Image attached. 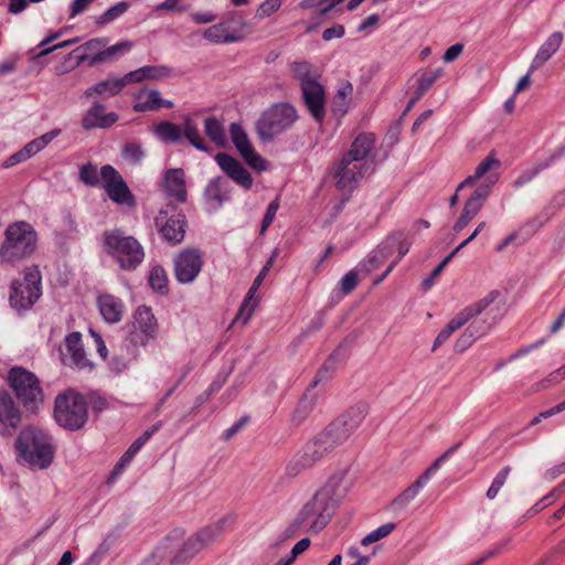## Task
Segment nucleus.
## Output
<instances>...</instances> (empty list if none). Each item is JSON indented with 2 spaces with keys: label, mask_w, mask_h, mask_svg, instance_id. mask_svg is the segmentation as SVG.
Wrapping results in <instances>:
<instances>
[{
  "label": "nucleus",
  "mask_w": 565,
  "mask_h": 565,
  "mask_svg": "<svg viewBox=\"0 0 565 565\" xmlns=\"http://www.w3.org/2000/svg\"><path fill=\"white\" fill-rule=\"evenodd\" d=\"M455 253L451 252L449 255H447L435 268L434 270L431 271V274L429 275V277H427L424 281H423V286L425 289H428L433 286V282H434V279L437 278L441 271L444 270L445 266L455 257Z\"/></svg>",
  "instance_id": "nucleus-60"
},
{
  "label": "nucleus",
  "mask_w": 565,
  "mask_h": 565,
  "mask_svg": "<svg viewBox=\"0 0 565 565\" xmlns=\"http://www.w3.org/2000/svg\"><path fill=\"white\" fill-rule=\"evenodd\" d=\"M102 247L119 269L127 273L135 271L140 267L146 257L141 243L121 227L104 231Z\"/></svg>",
  "instance_id": "nucleus-1"
},
{
  "label": "nucleus",
  "mask_w": 565,
  "mask_h": 565,
  "mask_svg": "<svg viewBox=\"0 0 565 565\" xmlns=\"http://www.w3.org/2000/svg\"><path fill=\"white\" fill-rule=\"evenodd\" d=\"M242 157L253 169L263 171L267 168V162L255 151L254 148L246 151Z\"/></svg>",
  "instance_id": "nucleus-56"
},
{
  "label": "nucleus",
  "mask_w": 565,
  "mask_h": 565,
  "mask_svg": "<svg viewBox=\"0 0 565 565\" xmlns=\"http://www.w3.org/2000/svg\"><path fill=\"white\" fill-rule=\"evenodd\" d=\"M172 68L166 65H146L138 70L127 73L126 82L140 83L145 79H161L171 76Z\"/></svg>",
  "instance_id": "nucleus-30"
},
{
  "label": "nucleus",
  "mask_w": 565,
  "mask_h": 565,
  "mask_svg": "<svg viewBox=\"0 0 565 565\" xmlns=\"http://www.w3.org/2000/svg\"><path fill=\"white\" fill-rule=\"evenodd\" d=\"M353 93V86L351 83H343L337 90L332 99V113L335 116L342 117L347 114L351 96Z\"/></svg>",
  "instance_id": "nucleus-38"
},
{
  "label": "nucleus",
  "mask_w": 565,
  "mask_h": 565,
  "mask_svg": "<svg viewBox=\"0 0 565 565\" xmlns=\"http://www.w3.org/2000/svg\"><path fill=\"white\" fill-rule=\"evenodd\" d=\"M230 134H231V139L241 156L245 154L246 151H248L249 149L253 148V146L247 137L246 131L243 129V127L239 124H237V122L231 124Z\"/></svg>",
  "instance_id": "nucleus-44"
},
{
  "label": "nucleus",
  "mask_w": 565,
  "mask_h": 565,
  "mask_svg": "<svg viewBox=\"0 0 565 565\" xmlns=\"http://www.w3.org/2000/svg\"><path fill=\"white\" fill-rule=\"evenodd\" d=\"M8 381L17 398L26 409L35 411L43 403L40 381L31 371L22 366H14L9 371Z\"/></svg>",
  "instance_id": "nucleus-11"
},
{
  "label": "nucleus",
  "mask_w": 565,
  "mask_h": 565,
  "mask_svg": "<svg viewBox=\"0 0 565 565\" xmlns=\"http://www.w3.org/2000/svg\"><path fill=\"white\" fill-rule=\"evenodd\" d=\"M227 518H222L215 523L209 524L199 531L196 534V539L200 543H202V547H206L212 544L215 539L223 532L225 524L227 523Z\"/></svg>",
  "instance_id": "nucleus-41"
},
{
  "label": "nucleus",
  "mask_w": 565,
  "mask_h": 565,
  "mask_svg": "<svg viewBox=\"0 0 565 565\" xmlns=\"http://www.w3.org/2000/svg\"><path fill=\"white\" fill-rule=\"evenodd\" d=\"M369 411L366 403H358L330 423L320 434L334 450L359 428Z\"/></svg>",
  "instance_id": "nucleus-8"
},
{
  "label": "nucleus",
  "mask_w": 565,
  "mask_h": 565,
  "mask_svg": "<svg viewBox=\"0 0 565 565\" xmlns=\"http://www.w3.org/2000/svg\"><path fill=\"white\" fill-rule=\"evenodd\" d=\"M387 242L390 246L396 248L398 262L408 253L411 247V242L405 237L403 232H396L387 237Z\"/></svg>",
  "instance_id": "nucleus-52"
},
{
  "label": "nucleus",
  "mask_w": 565,
  "mask_h": 565,
  "mask_svg": "<svg viewBox=\"0 0 565 565\" xmlns=\"http://www.w3.org/2000/svg\"><path fill=\"white\" fill-rule=\"evenodd\" d=\"M489 327L483 321H472L456 341L455 348L457 351L462 352L467 350L476 339L480 338L488 331Z\"/></svg>",
  "instance_id": "nucleus-34"
},
{
  "label": "nucleus",
  "mask_w": 565,
  "mask_h": 565,
  "mask_svg": "<svg viewBox=\"0 0 565 565\" xmlns=\"http://www.w3.org/2000/svg\"><path fill=\"white\" fill-rule=\"evenodd\" d=\"M375 147V136L371 132H362L355 137L350 149L342 156L358 163H371L375 168L374 159L370 158Z\"/></svg>",
  "instance_id": "nucleus-21"
},
{
  "label": "nucleus",
  "mask_w": 565,
  "mask_h": 565,
  "mask_svg": "<svg viewBox=\"0 0 565 565\" xmlns=\"http://www.w3.org/2000/svg\"><path fill=\"white\" fill-rule=\"evenodd\" d=\"M317 401L318 394L307 388L292 412L291 422L295 425L302 424L313 411Z\"/></svg>",
  "instance_id": "nucleus-33"
},
{
  "label": "nucleus",
  "mask_w": 565,
  "mask_h": 565,
  "mask_svg": "<svg viewBox=\"0 0 565 565\" xmlns=\"http://www.w3.org/2000/svg\"><path fill=\"white\" fill-rule=\"evenodd\" d=\"M493 301V298L486 297L477 302L465 307L461 311H459L444 328L448 334H452L462 326H465L469 320L473 317L482 313L489 305Z\"/></svg>",
  "instance_id": "nucleus-24"
},
{
  "label": "nucleus",
  "mask_w": 565,
  "mask_h": 565,
  "mask_svg": "<svg viewBox=\"0 0 565 565\" xmlns=\"http://www.w3.org/2000/svg\"><path fill=\"white\" fill-rule=\"evenodd\" d=\"M163 189L167 195L177 203H185L188 191L185 185V174L182 169H169L164 174Z\"/></svg>",
  "instance_id": "nucleus-22"
},
{
  "label": "nucleus",
  "mask_w": 565,
  "mask_h": 565,
  "mask_svg": "<svg viewBox=\"0 0 565 565\" xmlns=\"http://www.w3.org/2000/svg\"><path fill=\"white\" fill-rule=\"evenodd\" d=\"M564 36L561 31L552 33L539 49L530 65V73L545 64L561 47Z\"/></svg>",
  "instance_id": "nucleus-28"
},
{
  "label": "nucleus",
  "mask_w": 565,
  "mask_h": 565,
  "mask_svg": "<svg viewBox=\"0 0 565 565\" xmlns=\"http://www.w3.org/2000/svg\"><path fill=\"white\" fill-rule=\"evenodd\" d=\"M21 420L22 413L12 396L6 391H0V435L12 436Z\"/></svg>",
  "instance_id": "nucleus-17"
},
{
  "label": "nucleus",
  "mask_w": 565,
  "mask_h": 565,
  "mask_svg": "<svg viewBox=\"0 0 565 565\" xmlns=\"http://www.w3.org/2000/svg\"><path fill=\"white\" fill-rule=\"evenodd\" d=\"M249 420L250 417L248 415L242 416L233 426H231L223 433V439L230 440L238 431H241L248 424Z\"/></svg>",
  "instance_id": "nucleus-64"
},
{
  "label": "nucleus",
  "mask_w": 565,
  "mask_h": 565,
  "mask_svg": "<svg viewBox=\"0 0 565 565\" xmlns=\"http://www.w3.org/2000/svg\"><path fill=\"white\" fill-rule=\"evenodd\" d=\"M154 224L161 237L172 245L180 244L185 235V215L173 205L161 210L154 218Z\"/></svg>",
  "instance_id": "nucleus-14"
},
{
  "label": "nucleus",
  "mask_w": 565,
  "mask_h": 565,
  "mask_svg": "<svg viewBox=\"0 0 565 565\" xmlns=\"http://www.w3.org/2000/svg\"><path fill=\"white\" fill-rule=\"evenodd\" d=\"M42 276L36 267L26 268L22 279L11 282L9 301L18 312L26 311L42 295Z\"/></svg>",
  "instance_id": "nucleus-9"
},
{
  "label": "nucleus",
  "mask_w": 565,
  "mask_h": 565,
  "mask_svg": "<svg viewBox=\"0 0 565 565\" xmlns=\"http://www.w3.org/2000/svg\"><path fill=\"white\" fill-rule=\"evenodd\" d=\"M65 347L70 353L71 364L77 369L93 367L92 362L86 358L82 334L78 331L71 332L65 338Z\"/></svg>",
  "instance_id": "nucleus-27"
},
{
  "label": "nucleus",
  "mask_w": 565,
  "mask_h": 565,
  "mask_svg": "<svg viewBox=\"0 0 565 565\" xmlns=\"http://www.w3.org/2000/svg\"><path fill=\"white\" fill-rule=\"evenodd\" d=\"M333 449L330 444L319 433L310 439L300 451H298L286 465V475L288 477H297L305 470L315 466L326 455Z\"/></svg>",
  "instance_id": "nucleus-13"
},
{
  "label": "nucleus",
  "mask_w": 565,
  "mask_h": 565,
  "mask_svg": "<svg viewBox=\"0 0 565 565\" xmlns=\"http://www.w3.org/2000/svg\"><path fill=\"white\" fill-rule=\"evenodd\" d=\"M204 39L213 43H234L243 39L236 32H228L225 23H217L207 28L203 33Z\"/></svg>",
  "instance_id": "nucleus-35"
},
{
  "label": "nucleus",
  "mask_w": 565,
  "mask_h": 565,
  "mask_svg": "<svg viewBox=\"0 0 565 565\" xmlns=\"http://www.w3.org/2000/svg\"><path fill=\"white\" fill-rule=\"evenodd\" d=\"M174 276L180 284L195 280L202 270L203 254L199 248H185L174 257Z\"/></svg>",
  "instance_id": "nucleus-16"
},
{
  "label": "nucleus",
  "mask_w": 565,
  "mask_h": 565,
  "mask_svg": "<svg viewBox=\"0 0 565 565\" xmlns=\"http://www.w3.org/2000/svg\"><path fill=\"white\" fill-rule=\"evenodd\" d=\"M291 72L294 77L299 81L303 103L310 115L316 121L322 122L326 116V93L319 82L318 68L308 62H294Z\"/></svg>",
  "instance_id": "nucleus-4"
},
{
  "label": "nucleus",
  "mask_w": 565,
  "mask_h": 565,
  "mask_svg": "<svg viewBox=\"0 0 565 565\" xmlns=\"http://www.w3.org/2000/svg\"><path fill=\"white\" fill-rule=\"evenodd\" d=\"M462 445V441L456 443L454 446L448 448L441 456H439L420 476L419 478L426 483L430 480L433 475L440 468L441 463L447 460L452 454H455Z\"/></svg>",
  "instance_id": "nucleus-47"
},
{
  "label": "nucleus",
  "mask_w": 565,
  "mask_h": 565,
  "mask_svg": "<svg viewBox=\"0 0 565 565\" xmlns=\"http://www.w3.org/2000/svg\"><path fill=\"white\" fill-rule=\"evenodd\" d=\"M203 550L195 535L189 537L171 559L173 565L183 564Z\"/></svg>",
  "instance_id": "nucleus-40"
},
{
  "label": "nucleus",
  "mask_w": 565,
  "mask_h": 565,
  "mask_svg": "<svg viewBox=\"0 0 565 565\" xmlns=\"http://www.w3.org/2000/svg\"><path fill=\"white\" fill-rule=\"evenodd\" d=\"M278 207H279L278 199H276L269 203V205L267 206L266 213L264 215V218L262 221L260 234H264L265 231L270 226V224L273 223V221L276 216Z\"/></svg>",
  "instance_id": "nucleus-61"
},
{
  "label": "nucleus",
  "mask_w": 565,
  "mask_h": 565,
  "mask_svg": "<svg viewBox=\"0 0 565 565\" xmlns=\"http://www.w3.org/2000/svg\"><path fill=\"white\" fill-rule=\"evenodd\" d=\"M4 235V242L0 247L1 263L14 264L34 253L38 234L29 223H13L7 227Z\"/></svg>",
  "instance_id": "nucleus-5"
},
{
  "label": "nucleus",
  "mask_w": 565,
  "mask_h": 565,
  "mask_svg": "<svg viewBox=\"0 0 565 565\" xmlns=\"http://www.w3.org/2000/svg\"><path fill=\"white\" fill-rule=\"evenodd\" d=\"M501 167V161L495 157L494 151H491L476 168L475 173L468 175L458 186L457 191L462 190L466 186L473 185L478 180L486 178L490 174H499L498 170ZM483 183H487L484 180Z\"/></svg>",
  "instance_id": "nucleus-26"
},
{
  "label": "nucleus",
  "mask_w": 565,
  "mask_h": 565,
  "mask_svg": "<svg viewBox=\"0 0 565 565\" xmlns=\"http://www.w3.org/2000/svg\"><path fill=\"white\" fill-rule=\"evenodd\" d=\"M126 85H128L126 76L121 78H107L87 88L84 93V97L89 98L96 94L106 99L110 96L118 95Z\"/></svg>",
  "instance_id": "nucleus-31"
},
{
  "label": "nucleus",
  "mask_w": 565,
  "mask_h": 565,
  "mask_svg": "<svg viewBox=\"0 0 565 565\" xmlns=\"http://www.w3.org/2000/svg\"><path fill=\"white\" fill-rule=\"evenodd\" d=\"M510 472H511V467L510 466H504L497 473V476L494 477L491 486L487 490V498L489 500H493L498 495L500 489L504 486V483H505Z\"/></svg>",
  "instance_id": "nucleus-53"
},
{
  "label": "nucleus",
  "mask_w": 565,
  "mask_h": 565,
  "mask_svg": "<svg viewBox=\"0 0 565 565\" xmlns=\"http://www.w3.org/2000/svg\"><path fill=\"white\" fill-rule=\"evenodd\" d=\"M258 288L259 287H255L254 284L252 285L247 295L245 296L243 303L241 305L239 311L236 315L234 321L242 320L243 324H246L248 322L256 307V302L253 301V299Z\"/></svg>",
  "instance_id": "nucleus-45"
},
{
  "label": "nucleus",
  "mask_w": 565,
  "mask_h": 565,
  "mask_svg": "<svg viewBox=\"0 0 565 565\" xmlns=\"http://www.w3.org/2000/svg\"><path fill=\"white\" fill-rule=\"evenodd\" d=\"M215 160L220 168L234 182L248 190L253 185V177L248 170L234 157L220 152L215 156Z\"/></svg>",
  "instance_id": "nucleus-18"
},
{
  "label": "nucleus",
  "mask_w": 565,
  "mask_h": 565,
  "mask_svg": "<svg viewBox=\"0 0 565 565\" xmlns=\"http://www.w3.org/2000/svg\"><path fill=\"white\" fill-rule=\"evenodd\" d=\"M296 107L288 102L275 103L262 113L255 124L258 138L262 141H273L282 132L292 128L298 120Z\"/></svg>",
  "instance_id": "nucleus-6"
},
{
  "label": "nucleus",
  "mask_w": 565,
  "mask_h": 565,
  "mask_svg": "<svg viewBox=\"0 0 565 565\" xmlns=\"http://www.w3.org/2000/svg\"><path fill=\"white\" fill-rule=\"evenodd\" d=\"M129 8L128 2L120 1L113 7H110L108 10H106L103 14L96 18V23L99 25H105L107 23H110L118 19L120 15H122Z\"/></svg>",
  "instance_id": "nucleus-49"
},
{
  "label": "nucleus",
  "mask_w": 565,
  "mask_h": 565,
  "mask_svg": "<svg viewBox=\"0 0 565 565\" xmlns=\"http://www.w3.org/2000/svg\"><path fill=\"white\" fill-rule=\"evenodd\" d=\"M359 284L358 273L350 270L340 280V289L344 295L351 294Z\"/></svg>",
  "instance_id": "nucleus-58"
},
{
  "label": "nucleus",
  "mask_w": 565,
  "mask_h": 565,
  "mask_svg": "<svg viewBox=\"0 0 565 565\" xmlns=\"http://www.w3.org/2000/svg\"><path fill=\"white\" fill-rule=\"evenodd\" d=\"M78 180L87 186H97L100 183V173L98 174L97 167L90 162L81 166Z\"/></svg>",
  "instance_id": "nucleus-48"
},
{
  "label": "nucleus",
  "mask_w": 565,
  "mask_h": 565,
  "mask_svg": "<svg viewBox=\"0 0 565 565\" xmlns=\"http://www.w3.org/2000/svg\"><path fill=\"white\" fill-rule=\"evenodd\" d=\"M162 107L172 108L173 103L171 100L162 99L160 92L157 89L149 90L147 93V99L135 104L134 110L138 113L158 110Z\"/></svg>",
  "instance_id": "nucleus-39"
},
{
  "label": "nucleus",
  "mask_w": 565,
  "mask_h": 565,
  "mask_svg": "<svg viewBox=\"0 0 565 565\" xmlns=\"http://www.w3.org/2000/svg\"><path fill=\"white\" fill-rule=\"evenodd\" d=\"M335 510L317 492L307 501L291 523L279 535V542L294 537L298 532L320 533L331 521Z\"/></svg>",
  "instance_id": "nucleus-2"
},
{
  "label": "nucleus",
  "mask_w": 565,
  "mask_h": 565,
  "mask_svg": "<svg viewBox=\"0 0 565 565\" xmlns=\"http://www.w3.org/2000/svg\"><path fill=\"white\" fill-rule=\"evenodd\" d=\"M134 326L137 330L147 334L148 339H156L158 335V321L150 307L139 306L134 315Z\"/></svg>",
  "instance_id": "nucleus-29"
},
{
  "label": "nucleus",
  "mask_w": 565,
  "mask_h": 565,
  "mask_svg": "<svg viewBox=\"0 0 565 565\" xmlns=\"http://www.w3.org/2000/svg\"><path fill=\"white\" fill-rule=\"evenodd\" d=\"M499 178L500 174H490L487 183L480 184L466 201L462 211L475 218L490 195L491 188L499 181Z\"/></svg>",
  "instance_id": "nucleus-25"
},
{
  "label": "nucleus",
  "mask_w": 565,
  "mask_h": 565,
  "mask_svg": "<svg viewBox=\"0 0 565 565\" xmlns=\"http://www.w3.org/2000/svg\"><path fill=\"white\" fill-rule=\"evenodd\" d=\"M157 426H153L151 429L146 430L140 437H138L125 451L124 460L130 461L146 444V441L151 437V435L157 430Z\"/></svg>",
  "instance_id": "nucleus-54"
},
{
  "label": "nucleus",
  "mask_w": 565,
  "mask_h": 565,
  "mask_svg": "<svg viewBox=\"0 0 565 565\" xmlns=\"http://www.w3.org/2000/svg\"><path fill=\"white\" fill-rule=\"evenodd\" d=\"M333 370V362L331 359L327 360L323 365L318 370L316 376L312 382L309 384L308 388L313 392V390L318 386V384L328 377V373Z\"/></svg>",
  "instance_id": "nucleus-63"
},
{
  "label": "nucleus",
  "mask_w": 565,
  "mask_h": 565,
  "mask_svg": "<svg viewBox=\"0 0 565 565\" xmlns=\"http://www.w3.org/2000/svg\"><path fill=\"white\" fill-rule=\"evenodd\" d=\"M153 135L164 143L179 145L186 139L195 149L204 152L211 151L200 134L198 122L190 116H185L181 125L170 120L159 121L153 127Z\"/></svg>",
  "instance_id": "nucleus-7"
},
{
  "label": "nucleus",
  "mask_w": 565,
  "mask_h": 565,
  "mask_svg": "<svg viewBox=\"0 0 565 565\" xmlns=\"http://www.w3.org/2000/svg\"><path fill=\"white\" fill-rule=\"evenodd\" d=\"M425 484L426 482L418 477L402 493L392 500L391 508L394 511H401L405 509L418 495L419 491Z\"/></svg>",
  "instance_id": "nucleus-37"
},
{
  "label": "nucleus",
  "mask_w": 565,
  "mask_h": 565,
  "mask_svg": "<svg viewBox=\"0 0 565 565\" xmlns=\"http://www.w3.org/2000/svg\"><path fill=\"white\" fill-rule=\"evenodd\" d=\"M204 131L207 138L217 147L225 146V131L221 121L216 117H206L204 119Z\"/></svg>",
  "instance_id": "nucleus-42"
},
{
  "label": "nucleus",
  "mask_w": 565,
  "mask_h": 565,
  "mask_svg": "<svg viewBox=\"0 0 565 565\" xmlns=\"http://www.w3.org/2000/svg\"><path fill=\"white\" fill-rule=\"evenodd\" d=\"M54 417L56 423L68 430H77L87 422V403L83 395L67 392L57 395Z\"/></svg>",
  "instance_id": "nucleus-10"
},
{
  "label": "nucleus",
  "mask_w": 565,
  "mask_h": 565,
  "mask_svg": "<svg viewBox=\"0 0 565 565\" xmlns=\"http://www.w3.org/2000/svg\"><path fill=\"white\" fill-rule=\"evenodd\" d=\"M511 537H505L502 541L498 542L492 550L488 551L483 556L475 561L471 565H481L490 557H493L500 554L502 551L507 550L511 543Z\"/></svg>",
  "instance_id": "nucleus-57"
},
{
  "label": "nucleus",
  "mask_w": 565,
  "mask_h": 565,
  "mask_svg": "<svg viewBox=\"0 0 565 565\" xmlns=\"http://www.w3.org/2000/svg\"><path fill=\"white\" fill-rule=\"evenodd\" d=\"M553 162V157L546 161L535 163L532 168L526 169L513 181L512 186L519 189L531 182L540 172L547 169Z\"/></svg>",
  "instance_id": "nucleus-43"
},
{
  "label": "nucleus",
  "mask_w": 565,
  "mask_h": 565,
  "mask_svg": "<svg viewBox=\"0 0 565 565\" xmlns=\"http://www.w3.org/2000/svg\"><path fill=\"white\" fill-rule=\"evenodd\" d=\"M108 40L106 38H96L90 39L84 44L76 47L73 53H79L82 51H85L89 57H92L94 54L100 52L103 47L106 46Z\"/></svg>",
  "instance_id": "nucleus-55"
},
{
  "label": "nucleus",
  "mask_w": 565,
  "mask_h": 565,
  "mask_svg": "<svg viewBox=\"0 0 565 565\" xmlns=\"http://www.w3.org/2000/svg\"><path fill=\"white\" fill-rule=\"evenodd\" d=\"M148 284L154 291L162 295L168 292V277L163 267L154 266L151 268Z\"/></svg>",
  "instance_id": "nucleus-46"
},
{
  "label": "nucleus",
  "mask_w": 565,
  "mask_h": 565,
  "mask_svg": "<svg viewBox=\"0 0 565 565\" xmlns=\"http://www.w3.org/2000/svg\"><path fill=\"white\" fill-rule=\"evenodd\" d=\"M118 120L116 113L105 114V106L98 102L86 111L82 119V127L86 130L94 128H109Z\"/></svg>",
  "instance_id": "nucleus-23"
},
{
  "label": "nucleus",
  "mask_w": 565,
  "mask_h": 565,
  "mask_svg": "<svg viewBox=\"0 0 565 565\" xmlns=\"http://www.w3.org/2000/svg\"><path fill=\"white\" fill-rule=\"evenodd\" d=\"M349 490V482L345 478L343 470L332 475L326 484L317 491L324 501L332 505L334 510L339 507L340 502L345 498Z\"/></svg>",
  "instance_id": "nucleus-19"
},
{
  "label": "nucleus",
  "mask_w": 565,
  "mask_h": 565,
  "mask_svg": "<svg viewBox=\"0 0 565 565\" xmlns=\"http://www.w3.org/2000/svg\"><path fill=\"white\" fill-rule=\"evenodd\" d=\"M443 73L444 71L440 67L419 73L417 77L418 87L416 88L419 90V94H425L443 75Z\"/></svg>",
  "instance_id": "nucleus-50"
},
{
  "label": "nucleus",
  "mask_w": 565,
  "mask_h": 565,
  "mask_svg": "<svg viewBox=\"0 0 565 565\" xmlns=\"http://www.w3.org/2000/svg\"><path fill=\"white\" fill-rule=\"evenodd\" d=\"M121 156L132 164L139 163L145 157L142 145L137 141L127 142L121 149Z\"/></svg>",
  "instance_id": "nucleus-51"
},
{
  "label": "nucleus",
  "mask_w": 565,
  "mask_h": 565,
  "mask_svg": "<svg viewBox=\"0 0 565 565\" xmlns=\"http://www.w3.org/2000/svg\"><path fill=\"white\" fill-rule=\"evenodd\" d=\"M281 7V0H266L257 9L256 17L266 18L275 13Z\"/></svg>",
  "instance_id": "nucleus-59"
},
{
  "label": "nucleus",
  "mask_w": 565,
  "mask_h": 565,
  "mask_svg": "<svg viewBox=\"0 0 565 565\" xmlns=\"http://www.w3.org/2000/svg\"><path fill=\"white\" fill-rule=\"evenodd\" d=\"M100 315L108 323H117L121 320L124 305L119 298L113 295H102L97 299Z\"/></svg>",
  "instance_id": "nucleus-32"
},
{
  "label": "nucleus",
  "mask_w": 565,
  "mask_h": 565,
  "mask_svg": "<svg viewBox=\"0 0 565 565\" xmlns=\"http://www.w3.org/2000/svg\"><path fill=\"white\" fill-rule=\"evenodd\" d=\"M15 449L21 461L39 469L47 468L54 456V448L49 435L32 425L20 431L15 440Z\"/></svg>",
  "instance_id": "nucleus-3"
},
{
  "label": "nucleus",
  "mask_w": 565,
  "mask_h": 565,
  "mask_svg": "<svg viewBox=\"0 0 565 565\" xmlns=\"http://www.w3.org/2000/svg\"><path fill=\"white\" fill-rule=\"evenodd\" d=\"M100 178L108 198L121 205L136 206V198L120 173L110 164L100 168Z\"/></svg>",
  "instance_id": "nucleus-15"
},
{
  "label": "nucleus",
  "mask_w": 565,
  "mask_h": 565,
  "mask_svg": "<svg viewBox=\"0 0 565 565\" xmlns=\"http://www.w3.org/2000/svg\"><path fill=\"white\" fill-rule=\"evenodd\" d=\"M375 168L371 167V163H358V161L341 157L331 164L328 173L334 180V185L339 191L351 194L359 182L366 174H372Z\"/></svg>",
  "instance_id": "nucleus-12"
},
{
  "label": "nucleus",
  "mask_w": 565,
  "mask_h": 565,
  "mask_svg": "<svg viewBox=\"0 0 565 565\" xmlns=\"http://www.w3.org/2000/svg\"><path fill=\"white\" fill-rule=\"evenodd\" d=\"M60 129H53L35 139H33L31 145L35 148L38 152L44 149L54 138L60 135Z\"/></svg>",
  "instance_id": "nucleus-62"
},
{
  "label": "nucleus",
  "mask_w": 565,
  "mask_h": 565,
  "mask_svg": "<svg viewBox=\"0 0 565 565\" xmlns=\"http://www.w3.org/2000/svg\"><path fill=\"white\" fill-rule=\"evenodd\" d=\"M132 46V43L129 41L117 43L109 47H103L100 52L94 54L89 62L88 66L93 67L97 64L104 63V62H113L116 60L120 54H122L125 51H128Z\"/></svg>",
  "instance_id": "nucleus-36"
},
{
  "label": "nucleus",
  "mask_w": 565,
  "mask_h": 565,
  "mask_svg": "<svg viewBox=\"0 0 565 565\" xmlns=\"http://www.w3.org/2000/svg\"><path fill=\"white\" fill-rule=\"evenodd\" d=\"M204 200L210 211H216L231 200V184L224 177L213 178L204 190Z\"/></svg>",
  "instance_id": "nucleus-20"
}]
</instances>
